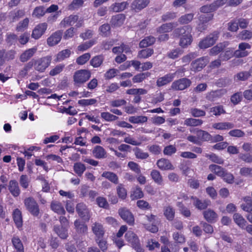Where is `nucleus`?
Segmentation results:
<instances>
[{
    "label": "nucleus",
    "mask_w": 252,
    "mask_h": 252,
    "mask_svg": "<svg viewBox=\"0 0 252 252\" xmlns=\"http://www.w3.org/2000/svg\"><path fill=\"white\" fill-rule=\"evenodd\" d=\"M191 31V28L189 26L177 28L174 30L173 33L175 36H181L180 41L181 46L186 47L190 44L192 42Z\"/></svg>",
    "instance_id": "f257e3e1"
},
{
    "label": "nucleus",
    "mask_w": 252,
    "mask_h": 252,
    "mask_svg": "<svg viewBox=\"0 0 252 252\" xmlns=\"http://www.w3.org/2000/svg\"><path fill=\"white\" fill-rule=\"evenodd\" d=\"M51 61V56H47L35 60H32L28 63V65L30 67L33 66L34 68L36 71L43 72L50 65Z\"/></svg>",
    "instance_id": "f03ea898"
},
{
    "label": "nucleus",
    "mask_w": 252,
    "mask_h": 252,
    "mask_svg": "<svg viewBox=\"0 0 252 252\" xmlns=\"http://www.w3.org/2000/svg\"><path fill=\"white\" fill-rule=\"evenodd\" d=\"M26 209L33 217L39 218L42 215L39 205L35 199L32 197H27L24 200Z\"/></svg>",
    "instance_id": "7ed1b4c3"
},
{
    "label": "nucleus",
    "mask_w": 252,
    "mask_h": 252,
    "mask_svg": "<svg viewBox=\"0 0 252 252\" xmlns=\"http://www.w3.org/2000/svg\"><path fill=\"white\" fill-rule=\"evenodd\" d=\"M84 21L81 18H80L77 15L71 14L68 16L65 17L60 22V27L65 28L66 26H72L76 24L75 27L76 28L81 27L83 25Z\"/></svg>",
    "instance_id": "20e7f679"
},
{
    "label": "nucleus",
    "mask_w": 252,
    "mask_h": 252,
    "mask_svg": "<svg viewBox=\"0 0 252 252\" xmlns=\"http://www.w3.org/2000/svg\"><path fill=\"white\" fill-rule=\"evenodd\" d=\"M91 76V72L87 69H80L75 71L73 76L74 85L80 86L87 81Z\"/></svg>",
    "instance_id": "39448f33"
},
{
    "label": "nucleus",
    "mask_w": 252,
    "mask_h": 252,
    "mask_svg": "<svg viewBox=\"0 0 252 252\" xmlns=\"http://www.w3.org/2000/svg\"><path fill=\"white\" fill-rule=\"evenodd\" d=\"M126 240L131 244L132 248L137 252H144V249L141 247L137 236L132 231H128L125 234Z\"/></svg>",
    "instance_id": "423d86ee"
},
{
    "label": "nucleus",
    "mask_w": 252,
    "mask_h": 252,
    "mask_svg": "<svg viewBox=\"0 0 252 252\" xmlns=\"http://www.w3.org/2000/svg\"><path fill=\"white\" fill-rule=\"evenodd\" d=\"M218 34L219 33L217 32L209 34L199 42V47L201 49H206L212 46L218 39Z\"/></svg>",
    "instance_id": "0eeeda50"
},
{
    "label": "nucleus",
    "mask_w": 252,
    "mask_h": 252,
    "mask_svg": "<svg viewBox=\"0 0 252 252\" xmlns=\"http://www.w3.org/2000/svg\"><path fill=\"white\" fill-rule=\"evenodd\" d=\"M191 84V82L189 79L183 78L174 81L172 84L171 88L175 90H184L189 87Z\"/></svg>",
    "instance_id": "6e6552de"
},
{
    "label": "nucleus",
    "mask_w": 252,
    "mask_h": 252,
    "mask_svg": "<svg viewBox=\"0 0 252 252\" xmlns=\"http://www.w3.org/2000/svg\"><path fill=\"white\" fill-rule=\"evenodd\" d=\"M76 210L79 216L84 220L88 221L91 218L90 211L87 206L83 203H78L76 207Z\"/></svg>",
    "instance_id": "1a4fd4ad"
},
{
    "label": "nucleus",
    "mask_w": 252,
    "mask_h": 252,
    "mask_svg": "<svg viewBox=\"0 0 252 252\" xmlns=\"http://www.w3.org/2000/svg\"><path fill=\"white\" fill-rule=\"evenodd\" d=\"M47 28V24L42 23L36 25L32 31V37L35 39H39L45 32Z\"/></svg>",
    "instance_id": "9d476101"
},
{
    "label": "nucleus",
    "mask_w": 252,
    "mask_h": 252,
    "mask_svg": "<svg viewBox=\"0 0 252 252\" xmlns=\"http://www.w3.org/2000/svg\"><path fill=\"white\" fill-rule=\"evenodd\" d=\"M209 62V59L208 57H204L199 58L192 63L191 69L194 71H199L201 70Z\"/></svg>",
    "instance_id": "9b49d317"
},
{
    "label": "nucleus",
    "mask_w": 252,
    "mask_h": 252,
    "mask_svg": "<svg viewBox=\"0 0 252 252\" xmlns=\"http://www.w3.org/2000/svg\"><path fill=\"white\" fill-rule=\"evenodd\" d=\"M119 214L122 219L128 224L132 225L134 221V219L131 213L125 208H121L119 210Z\"/></svg>",
    "instance_id": "f8f14e48"
},
{
    "label": "nucleus",
    "mask_w": 252,
    "mask_h": 252,
    "mask_svg": "<svg viewBox=\"0 0 252 252\" xmlns=\"http://www.w3.org/2000/svg\"><path fill=\"white\" fill-rule=\"evenodd\" d=\"M251 45L246 42H242L239 44L238 49L234 52V56L237 58L245 57L248 55L249 52L246 50L250 49Z\"/></svg>",
    "instance_id": "ddd939ff"
},
{
    "label": "nucleus",
    "mask_w": 252,
    "mask_h": 252,
    "mask_svg": "<svg viewBox=\"0 0 252 252\" xmlns=\"http://www.w3.org/2000/svg\"><path fill=\"white\" fill-rule=\"evenodd\" d=\"M225 93L226 91L223 89L212 91L207 93L206 98L208 101L213 102L220 98Z\"/></svg>",
    "instance_id": "4468645a"
},
{
    "label": "nucleus",
    "mask_w": 252,
    "mask_h": 252,
    "mask_svg": "<svg viewBox=\"0 0 252 252\" xmlns=\"http://www.w3.org/2000/svg\"><path fill=\"white\" fill-rule=\"evenodd\" d=\"M63 34V31L59 30L54 32L47 39V42L50 46H54L60 42Z\"/></svg>",
    "instance_id": "2eb2a0df"
},
{
    "label": "nucleus",
    "mask_w": 252,
    "mask_h": 252,
    "mask_svg": "<svg viewBox=\"0 0 252 252\" xmlns=\"http://www.w3.org/2000/svg\"><path fill=\"white\" fill-rule=\"evenodd\" d=\"M158 167L161 170H173L174 167L170 161L165 158H161L157 162Z\"/></svg>",
    "instance_id": "dca6fc26"
},
{
    "label": "nucleus",
    "mask_w": 252,
    "mask_h": 252,
    "mask_svg": "<svg viewBox=\"0 0 252 252\" xmlns=\"http://www.w3.org/2000/svg\"><path fill=\"white\" fill-rule=\"evenodd\" d=\"M8 189L14 197H17L21 192L18 182L15 180H10L8 183Z\"/></svg>",
    "instance_id": "f3484780"
},
{
    "label": "nucleus",
    "mask_w": 252,
    "mask_h": 252,
    "mask_svg": "<svg viewBox=\"0 0 252 252\" xmlns=\"http://www.w3.org/2000/svg\"><path fill=\"white\" fill-rule=\"evenodd\" d=\"M149 0H134L131 4V8L136 12H138L145 8L149 3Z\"/></svg>",
    "instance_id": "a211bd4d"
},
{
    "label": "nucleus",
    "mask_w": 252,
    "mask_h": 252,
    "mask_svg": "<svg viewBox=\"0 0 252 252\" xmlns=\"http://www.w3.org/2000/svg\"><path fill=\"white\" fill-rule=\"evenodd\" d=\"M175 78V74L168 73L163 77H159L157 79V85L158 87H161L171 82Z\"/></svg>",
    "instance_id": "6ab92c4d"
},
{
    "label": "nucleus",
    "mask_w": 252,
    "mask_h": 252,
    "mask_svg": "<svg viewBox=\"0 0 252 252\" xmlns=\"http://www.w3.org/2000/svg\"><path fill=\"white\" fill-rule=\"evenodd\" d=\"M50 207L51 210L59 215H64L65 211L62 204L58 201L53 200L51 202Z\"/></svg>",
    "instance_id": "aec40b11"
},
{
    "label": "nucleus",
    "mask_w": 252,
    "mask_h": 252,
    "mask_svg": "<svg viewBox=\"0 0 252 252\" xmlns=\"http://www.w3.org/2000/svg\"><path fill=\"white\" fill-rule=\"evenodd\" d=\"M212 127L215 129L226 130L233 128L234 125L230 122H219L213 124Z\"/></svg>",
    "instance_id": "412c9836"
},
{
    "label": "nucleus",
    "mask_w": 252,
    "mask_h": 252,
    "mask_svg": "<svg viewBox=\"0 0 252 252\" xmlns=\"http://www.w3.org/2000/svg\"><path fill=\"white\" fill-rule=\"evenodd\" d=\"M191 199L193 205L199 210L206 209L209 204L208 201L201 200L196 197L191 196Z\"/></svg>",
    "instance_id": "4be33fe9"
},
{
    "label": "nucleus",
    "mask_w": 252,
    "mask_h": 252,
    "mask_svg": "<svg viewBox=\"0 0 252 252\" xmlns=\"http://www.w3.org/2000/svg\"><path fill=\"white\" fill-rule=\"evenodd\" d=\"M93 156L96 158H104L106 157L107 153L105 150L100 146H96L92 151Z\"/></svg>",
    "instance_id": "5701e85b"
},
{
    "label": "nucleus",
    "mask_w": 252,
    "mask_h": 252,
    "mask_svg": "<svg viewBox=\"0 0 252 252\" xmlns=\"http://www.w3.org/2000/svg\"><path fill=\"white\" fill-rule=\"evenodd\" d=\"M244 203L241 205V208L248 213L252 212V198L251 196H247L243 197Z\"/></svg>",
    "instance_id": "b1692460"
},
{
    "label": "nucleus",
    "mask_w": 252,
    "mask_h": 252,
    "mask_svg": "<svg viewBox=\"0 0 252 252\" xmlns=\"http://www.w3.org/2000/svg\"><path fill=\"white\" fill-rule=\"evenodd\" d=\"M92 229L93 233L98 238L102 237L104 234V230L102 225L98 222H95L93 224Z\"/></svg>",
    "instance_id": "393cba45"
},
{
    "label": "nucleus",
    "mask_w": 252,
    "mask_h": 252,
    "mask_svg": "<svg viewBox=\"0 0 252 252\" xmlns=\"http://www.w3.org/2000/svg\"><path fill=\"white\" fill-rule=\"evenodd\" d=\"M13 218L14 222L18 228H20L23 225V220L21 211L18 209H15L13 212Z\"/></svg>",
    "instance_id": "a878e982"
},
{
    "label": "nucleus",
    "mask_w": 252,
    "mask_h": 252,
    "mask_svg": "<svg viewBox=\"0 0 252 252\" xmlns=\"http://www.w3.org/2000/svg\"><path fill=\"white\" fill-rule=\"evenodd\" d=\"M129 3L127 1L122 2H116L112 4L110 9L114 12H119L125 10L128 5Z\"/></svg>",
    "instance_id": "bb28decb"
},
{
    "label": "nucleus",
    "mask_w": 252,
    "mask_h": 252,
    "mask_svg": "<svg viewBox=\"0 0 252 252\" xmlns=\"http://www.w3.org/2000/svg\"><path fill=\"white\" fill-rule=\"evenodd\" d=\"M74 228L77 233L80 234H83L87 232L88 227L86 224L81 222L79 220H76L74 222Z\"/></svg>",
    "instance_id": "cd10ccee"
},
{
    "label": "nucleus",
    "mask_w": 252,
    "mask_h": 252,
    "mask_svg": "<svg viewBox=\"0 0 252 252\" xmlns=\"http://www.w3.org/2000/svg\"><path fill=\"white\" fill-rule=\"evenodd\" d=\"M178 25L177 22L169 23L162 25L158 30V32L159 33H164L170 32L173 28Z\"/></svg>",
    "instance_id": "c85d7f7f"
},
{
    "label": "nucleus",
    "mask_w": 252,
    "mask_h": 252,
    "mask_svg": "<svg viewBox=\"0 0 252 252\" xmlns=\"http://www.w3.org/2000/svg\"><path fill=\"white\" fill-rule=\"evenodd\" d=\"M54 230L62 239H66L68 237L67 228L66 227L55 225L54 227Z\"/></svg>",
    "instance_id": "c756f323"
},
{
    "label": "nucleus",
    "mask_w": 252,
    "mask_h": 252,
    "mask_svg": "<svg viewBox=\"0 0 252 252\" xmlns=\"http://www.w3.org/2000/svg\"><path fill=\"white\" fill-rule=\"evenodd\" d=\"M196 135L198 136V139L200 141H209L211 140V135L206 131L197 129L196 130Z\"/></svg>",
    "instance_id": "7c9ffc66"
},
{
    "label": "nucleus",
    "mask_w": 252,
    "mask_h": 252,
    "mask_svg": "<svg viewBox=\"0 0 252 252\" xmlns=\"http://www.w3.org/2000/svg\"><path fill=\"white\" fill-rule=\"evenodd\" d=\"M36 48H32L27 50L20 56V60L22 62H25L29 60L36 52Z\"/></svg>",
    "instance_id": "2f4dec72"
},
{
    "label": "nucleus",
    "mask_w": 252,
    "mask_h": 252,
    "mask_svg": "<svg viewBox=\"0 0 252 252\" xmlns=\"http://www.w3.org/2000/svg\"><path fill=\"white\" fill-rule=\"evenodd\" d=\"M203 122L201 119H197L192 118L186 119L184 121V125L189 126H200Z\"/></svg>",
    "instance_id": "473e14b6"
},
{
    "label": "nucleus",
    "mask_w": 252,
    "mask_h": 252,
    "mask_svg": "<svg viewBox=\"0 0 252 252\" xmlns=\"http://www.w3.org/2000/svg\"><path fill=\"white\" fill-rule=\"evenodd\" d=\"M125 19V16L123 14H117L112 18L111 23L114 26L119 27L123 24Z\"/></svg>",
    "instance_id": "72a5a7b5"
},
{
    "label": "nucleus",
    "mask_w": 252,
    "mask_h": 252,
    "mask_svg": "<svg viewBox=\"0 0 252 252\" xmlns=\"http://www.w3.org/2000/svg\"><path fill=\"white\" fill-rule=\"evenodd\" d=\"M233 218L234 222L241 228H244L246 224V220L243 217L242 215L238 213H235L233 215Z\"/></svg>",
    "instance_id": "f704fd0d"
},
{
    "label": "nucleus",
    "mask_w": 252,
    "mask_h": 252,
    "mask_svg": "<svg viewBox=\"0 0 252 252\" xmlns=\"http://www.w3.org/2000/svg\"><path fill=\"white\" fill-rule=\"evenodd\" d=\"M71 53L72 52L70 49H65L61 51L57 54L55 61L57 62H61L69 58Z\"/></svg>",
    "instance_id": "c9c22d12"
},
{
    "label": "nucleus",
    "mask_w": 252,
    "mask_h": 252,
    "mask_svg": "<svg viewBox=\"0 0 252 252\" xmlns=\"http://www.w3.org/2000/svg\"><path fill=\"white\" fill-rule=\"evenodd\" d=\"M227 45V44L224 43H220L210 50V55L211 56H216L222 51Z\"/></svg>",
    "instance_id": "e433bc0d"
},
{
    "label": "nucleus",
    "mask_w": 252,
    "mask_h": 252,
    "mask_svg": "<svg viewBox=\"0 0 252 252\" xmlns=\"http://www.w3.org/2000/svg\"><path fill=\"white\" fill-rule=\"evenodd\" d=\"M102 177H104L115 184H118L119 179L117 175L111 172H104L102 174Z\"/></svg>",
    "instance_id": "4c0bfd02"
},
{
    "label": "nucleus",
    "mask_w": 252,
    "mask_h": 252,
    "mask_svg": "<svg viewBox=\"0 0 252 252\" xmlns=\"http://www.w3.org/2000/svg\"><path fill=\"white\" fill-rule=\"evenodd\" d=\"M12 243L17 252H24L23 245L19 238L17 236L13 237L12 239Z\"/></svg>",
    "instance_id": "58836bf2"
},
{
    "label": "nucleus",
    "mask_w": 252,
    "mask_h": 252,
    "mask_svg": "<svg viewBox=\"0 0 252 252\" xmlns=\"http://www.w3.org/2000/svg\"><path fill=\"white\" fill-rule=\"evenodd\" d=\"M203 215L206 220L209 222L215 221L217 218V214L212 210L208 209L203 212Z\"/></svg>",
    "instance_id": "ea45409f"
},
{
    "label": "nucleus",
    "mask_w": 252,
    "mask_h": 252,
    "mask_svg": "<svg viewBox=\"0 0 252 252\" xmlns=\"http://www.w3.org/2000/svg\"><path fill=\"white\" fill-rule=\"evenodd\" d=\"M150 175L152 179L155 183L159 185L162 184L163 178L159 171L157 170H153Z\"/></svg>",
    "instance_id": "a19ab883"
},
{
    "label": "nucleus",
    "mask_w": 252,
    "mask_h": 252,
    "mask_svg": "<svg viewBox=\"0 0 252 252\" xmlns=\"http://www.w3.org/2000/svg\"><path fill=\"white\" fill-rule=\"evenodd\" d=\"M155 41L156 39L154 36H147L140 41L139 46L140 48L147 47L153 44Z\"/></svg>",
    "instance_id": "79ce46f5"
},
{
    "label": "nucleus",
    "mask_w": 252,
    "mask_h": 252,
    "mask_svg": "<svg viewBox=\"0 0 252 252\" xmlns=\"http://www.w3.org/2000/svg\"><path fill=\"white\" fill-rule=\"evenodd\" d=\"M163 214L168 220H172L175 216V211L172 207L166 206L163 209Z\"/></svg>",
    "instance_id": "37998d69"
},
{
    "label": "nucleus",
    "mask_w": 252,
    "mask_h": 252,
    "mask_svg": "<svg viewBox=\"0 0 252 252\" xmlns=\"http://www.w3.org/2000/svg\"><path fill=\"white\" fill-rule=\"evenodd\" d=\"M128 121L133 124H143L147 122L148 118L144 116H131Z\"/></svg>",
    "instance_id": "c03bdc74"
},
{
    "label": "nucleus",
    "mask_w": 252,
    "mask_h": 252,
    "mask_svg": "<svg viewBox=\"0 0 252 252\" xmlns=\"http://www.w3.org/2000/svg\"><path fill=\"white\" fill-rule=\"evenodd\" d=\"M194 14L193 13H188L181 16L178 20V22L181 25L188 24L193 19Z\"/></svg>",
    "instance_id": "a18cd8bd"
},
{
    "label": "nucleus",
    "mask_w": 252,
    "mask_h": 252,
    "mask_svg": "<svg viewBox=\"0 0 252 252\" xmlns=\"http://www.w3.org/2000/svg\"><path fill=\"white\" fill-rule=\"evenodd\" d=\"M209 169L216 175L221 177L226 171L224 168L216 164H211L209 167Z\"/></svg>",
    "instance_id": "49530a36"
},
{
    "label": "nucleus",
    "mask_w": 252,
    "mask_h": 252,
    "mask_svg": "<svg viewBox=\"0 0 252 252\" xmlns=\"http://www.w3.org/2000/svg\"><path fill=\"white\" fill-rule=\"evenodd\" d=\"M153 54V49L147 48L140 51L138 52L137 57L139 59H146L151 57Z\"/></svg>",
    "instance_id": "de8ad7c7"
},
{
    "label": "nucleus",
    "mask_w": 252,
    "mask_h": 252,
    "mask_svg": "<svg viewBox=\"0 0 252 252\" xmlns=\"http://www.w3.org/2000/svg\"><path fill=\"white\" fill-rule=\"evenodd\" d=\"M29 19L28 18L20 21L16 26V30L18 32H23L28 27Z\"/></svg>",
    "instance_id": "09e8293b"
},
{
    "label": "nucleus",
    "mask_w": 252,
    "mask_h": 252,
    "mask_svg": "<svg viewBox=\"0 0 252 252\" xmlns=\"http://www.w3.org/2000/svg\"><path fill=\"white\" fill-rule=\"evenodd\" d=\"M177 205L179 207V211L182 215L187 218L190 216L191 213L190 210L184 206L182 202H178Z\"/></svg>",
    "instance_id": "8fccbe9b"
},
{
    "label": "nucleus",
    "mask_w": 252,
    "mask_h": 252,
    "mask_svg": "<svg viewBox=\"0 0 252 252\" xmlns=\"http://www.w3.org/2000/svg\"><path fill=\"white\" fill-rule=\"evenodd\" d=\"M151 73L149 72L140 73L135 75L133 77L132 80L134 83H140L149 77Z\"/></svg>",
    "instance_id": "3c124183"
},
{
    "label": "nucleus",
    "mask_w": 252,
    "mask_h": 252,
    "mask_svg": "<svg viewBox=\"0 0 252 252\" xmlns=\"http://www.w3.org/2000/svg\"><path fill=\"white\" fill-rule=\"evenodd\" d=\"M117 193L119 197L122 199H125L127 196V191L126 189L124 188V186L120 184H119L116 188Z\"/></svg>",
    "instance_id": "603ef678"
},
{
    "label": "nucleus",
    "mask_w": 252,
    "mask_h": 252,
    "mask_svg": "<svg viewBox=\"0 0 252 252\" xmlns=\"http://www.w3.org/2000/svg\"><path fill=\"white\" fill-rule=\"evenodd\" d=\"M234 55V52L233 49H229L225 51L224 53H221L219 58L222 61H226L231 58Z\"/></svg>",
    "instance_id": "864d4df0"
},
{
    "label": "nucleus",
    "mask_w": 252,
    "mask_h": 252,
    "mask_svg": "<svg viewBox=\"0 0 252 252\" xmlns=\"http://www.w3.org/2000/svg\"><path fill=\"white\" fill-rule=\"evenodd\" d=\"M177 152V149L175 145H169L165 146L163 150V154L167 156H171Z\"/></svg>",
    "instance_id": "5fc2aeb1"
},
{
    "label": "nucleus",
    "mask_w": 252,
    "mask_h": 252,
    "mask_svg": "<svg viewBox=\"0 0 252 252\" xmlns=\"http://www.w3.org/2000/svg\"><path fill=\"white\" fill-rule=\"evenodd\" d=\"M73 167L75 172L79 176H81L86 170L85 165L81 162L74 163Z\"/></svg>",
    "instance_id": "6e6d98bb"
},
{
    "label": "nucleus",
    "mask_w": 252,
    "mask_h": 252,
    "mask_svg": "<svg viewBox=\"0 0 252 252\" xmlns=\"http://www.w3.org/2000/svg\"><path fill=\"white\" fill-rule=\"evenodd\" d=\"M205 157L210 159L212 162L216 163L219 164H222L223 163V159L216 155L215 154L212 153L211 154H206Z\"/></svg>",
    "instance_id": "4d7b16f0"
},
{
    "label": "nucleus",
    "mask_w": 252,
    "mask_h": 252,
    "mask_svg": "<svg viewBox=\"0 0 252 252\" xmlns=\"http://www.w3.org/2000/svg\"><path fill=\"white\" fill-rule=\"evenodd\" d=\"M210 113H212L213 115L218 116L222 114L225 113V111L221 105H218L210 108Z\"/></svg>",
    "instance_id": "13d9d810"
},
{
    "label": "nucleus",
    "mask_w": 252,
    "mask_h": 252,
    "mask_svg": "<svg viewBox=\"0 0 252 252\" xmlns=\"http://www.w3.org/2000/svg\"><path fill=\"white\" fill-rule=\"evenodd\" d=\"M83 0H73L71 3L68 5V9L70 10L78 9L83 5Z\"/></svg>",
    "instance_id": "bf43d9fd"
},
{
    "label": "nucleus",
    "mask_w": 252,
    "mask_h": 252,
    "mask_svg": "<svg viewBox=\"0 0 252 252\" xmlns=\"http://www.w3.org/2000/svg\"><path fill=\"white\" fill-rule=\"evenodd\" d=\"M251 75L250 71H242L235 76V79L237 81H245L248 79Z\"/></svg>",
    "instance_id": "052dcab7"
},
{
    "label": "nucleus",
    "mask_w": 252,
    "mask_h": 252,
    "mask_svg": "<svg viewBox=\"0 0 252 252\" xmlns=\"http://www.w3.org/2000/svg\"><path fill=\"white\" fill-rule=\"evenodd\" d=\"M44 7L42 6L36 7L32 12V15L33 17L36 18H40L44 15L45 14Z\"/></svg>",
    "instance_id": "680f3d73"
},
{
    "label": "nucleus",
    "mask_w": 252,
    "mask_h": 252,
    "mask_svg": "<svg viewBox=\"0 0 252 252\" xmlns=\"http://www.w3.org/2000/svg\"><path fill=\"white\" fill-rule=\"evenodd\" d=\"M90 58V53H85L77 58L76 63L79 65H83L89 60Z\"/></svg>",
    "instance_id": "e2e57ef3"
},
{
    "label": "nucleus",
    "mask_w": 252,
    "mask_h": 252,
    "mask_svg": "<svg viewBox=\"0 0 252 252\" xmlns=\"http://www.w3.org/2000/svg\"><path fill=\"white\" fill-rule=\"evenodd\" d=\"M134 155L137 158L141 159H146L149 157L148 153L143 152L138 148H136L134 150Z\"/></svg>",
    "instance_id": "0e129e2a"
},
{
    "label": "nucleus",
    "mask_w": 252,
    "mask_h": 252,
    "mask_svg": "<svg viewBox=\"0 0 252 252\" xmlns=\"http://www.w3.org/2000/svg\"><path fill=\"white\" fill-rule=\"evenodd\" d=\"M103 61V57L100 56H97L94 57L91 60L90 64L94 67H98L102 64Z\"/></svg>",
    "instance_id": "69168bd1"
},
{
    "label": "nucleus",
    "mask_w": 252,
    "mask_h": 252,
    "mask_svg": "<svg viewBox=\"0 0 252 252\" xmlns=\"http://www.w3.org/2000/svg\"><path fill=\"white\" fill-rule=\"evenodd\" d=\"M189 113L194 117H203L206 115L205 111L196 108H191Z\"/></svg>",
    "instance_id": "338daca9"
},
{
    "label": "nucleus",
    "mask_w": 252,
    "mask_h": 252,
    "mask_svg": "<svg viewBox=\"0 0 252 252\" xmlns=\"http://www.w3.org/2000/svg\"><path fill=\"white\" fill-rule=\"evenodd\" d=\"M252 37V32L248 30H244L239 33L237 37L241 40H249Z\"/></svg>",
    "instance_id": "774afa93"
}]
</instances>
